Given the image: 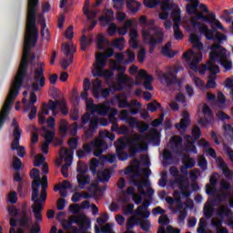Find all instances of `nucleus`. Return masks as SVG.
Listing matches in <instances>:
<instances>
[{
	"instance_id": "f257e3e1",
	"label": "nucleus",
	"mask_w": 233,
	"mask_h": 233,
	"mask_svg": "<svg viewBox=\"0 0 233 233\" xmlns=\"http://www.w3.org/2000/svg\"><path fill=\"white\" fill-rule=\"evenodd\" d=\"M205 37L208 41H217L209 46V60L205 65H216L218 63L225 68L226 72L232 70L230 52L221 46L223 41H227V35L221 32H217L214 35V31L209 30L208 26L205 25Z\"/></svg>"
},
{
	"instance_id": "f03ea898",
	"label": "nucleus",
	"mask_w": 233,
	"mask_h": 233,
	"mask_svg": "<svg viewBox=\"0 0 233 233\" xmlns=\"http://www.w3.org/2000/svg\"><path fill=\"white\" fill-rule=\"evenodd\" d=\"M37 6H39V0H27V21L22 61H29L30 50H32V46L37 45V39H39V29H37L35 25Z\"/></svg>"
},
{
	"instance_id": "7ed1b4c3",
	"label": "nucleus",
	"mask_w": 233,
	"mask_h": 233,
	"mask_svg": "<svg viewBox=\"0 0 233 233\" xmlns=\"http://www.w3.org/2000/svg\"><path fill=\"white\" fill-rule=\"evenodd\" d=\"M144 141H148L154 147H159L161 145V134L157 132L156 129H153L150 133L146 135L140 134L136 138L129 141L128 150H129V157L134 159L137 154L143 152L145 149L139 143H143Z\"/></svg>"
},
{
	"instance_id": "20e7f679",
	"label": "nucleus",
	"mask_w": 233,
	"mask_h": 233,
	"mask_svg": "<svg viewBox=\"0 0 233 233\" xmlns=\"http://www.w3.org/2000/svg\"><path fill=\"white\" fill-rule=\"evenodd\" d=\"M84 128V136L86 139H92L94 134L97 132L99 128V116H90V113L86 112L81 117V124L75 122L73 127L69 130L70 136H77V130Z\"/></svg>"
},
{
	"instance_id": "39448f33",
	"label": "nucleus",
	"mask_w": 233,
	"mask_h": 233,
	"mask_svg": "<svg viewBox=\"0 0 233 233\" xmlns=\"http://www.w3.org/2000/svg\"><path fill=\"white\" fill-rule=\"evenodd\" d=\"M189 41L193 44V48H196L198 52L196 54L194 50L189 49L183 54V58L186 59L187 63L191 61L189 68L194 72H198V70H199L198 65H199V63H201V59H203V54L201 53V50H203V43H201L199 35L196 34H191L189 35Z\"/></svg>"
},
{
	"instance_id": "423d86ee",
	"label": "nucleus",
	"mask_w": 233,
	"mask_h": 233,
	"mask_svg": "<svg viewBox=\"0 0 233 233\" xmlns=\"http://www.w3.org/2000/svg\"><path fill=\"white\" fill-rule=\"evenodd\" d=\"M188 4L186 6V11L188 15H194L191 18V25L195 30H198L201 35H205V14L199 12V0H186Z\"/></svg>"
},
{
	"instance_id": "0eeeda50",
	"label": "nucleus",
	"mask_w": 233,
	"mask_h": 233,
	"mask_svg": "<svg viewBox=\"0 0 233 233\" xmlns=\"http://www.w3.org/2000/svg\"><path fill=\"white\" fill-rule=\"evenodd\" d=\"M41 188L40 197L38 196L32 200L34 205L31 207L35 218L36 219L34 228V231L36 233L39 232V223L43 221V203H46V198L48 197V194L46 193L48 183L42 182Z\"/></svg>"
},
{
	"instance_id": "6e6552de",
	"label": "nucleus",
	"mask_w": 233,
	"mask_h": 233,
	"mask_svg": "<svg viewBox=\"0 0 233 233\" xmlns=\"http://www.w3.org/2000/svg\"><path fill=\"white\" fill-rule=\"evenodd\" d=\"M18 222V228L17 230H26L30 233H37L34 230L36 223V219L35 218V222L32 219V216L28 214V209H22L20 215L17 218H15ZM41 233V225L39 224V232Z\"/></svg>"
},
{
	"instance_id": "1a4fd4ad",
	"label": "nucleus",
	"mask_w": 233,
	"mask_h": 233,
	"mask_svg": "<svg viewBox=\"0 0 233 233\" xmlns=\"http://www.w3.org/2000/svg\"><path fill=\"white\" fill-rule=\"evenodd\" d=\"M83 150L86 151L87 155L92 154L95 157H99L106 150H108V144L103 139H96L91 141L89 144H84Z\"/></svg>"
},
{
	"instance_id": "9d476101",
	"label": "nucleus",
	"mask_w": 233,
	"mask_h": 233,
	"mask_svg": "<svg viewBox=\"0 0 233 233\" xmlns=\"http://www.w3.org/2000/svg\"><path fill=\"white\" fill-rule=\"evenodd\" d=\"M142 37L145 43L149 46V53L152 54L156 50V46L163 43L165 33L163 31H157L154 35H150V32L144 30Z\"/></svg>"
},
{
	"instance_id": "9b49d317",
	"label": "nucleus",
	"mask_w": 233,
	"mask_h": 233,
	"mask_svg": "<svg viewBox=\"0 0 233 233\" xmlns=\"http://www.w3.org/2000/svg\"><path fill=\"white\" fill-rule=\"evenodd\" d=\"M34 83L31 85L33 92H39L46 83V77H45V69L42 66H37L34 71Z\"/></svg>"
},
{
	"instance_id": "f8f14e48",
	"label": "nucleus",
	"mask_w": 233,
	"mask_h": 233,
	"mask_svg": "<svg viewBox=\"0 0 233 233\" xmlns=\"http://www.w3.org/2000/svg\"><path fill=\"white\" fill-rule=\"evenodd\" d=\"M64 55L68 58H62L61 66L64 70H66L74 63V53L76 52V46L66 43L63 45Z\"/></svg>"
},
{
	"instance_id": "ddd939ff",
	"label": "nucleus",
	"mask_w": 233,
	"mask_h": 233,
	"mask_svg": "<svg viewBox=\"0 0 233 233\" xmlns=\"http://www.w3.org/2000/svg\"><path fill=\"white\" fill-rule=\"evenodd\" d=\"M205 23H208L211 25V29L214 32V35H216L217 32H219L218 30H222V32H225V27L223 26V24L218 19H216V14L210 13L208 10V7L205 5Z\"/></svg>"
},
{
	"instance_id": "4468645a",
	"label": "nucleus",
	"mask_w": 233,
	"mask_h": 233,
	"mask_svg": "<svg viewBox=\"0 0 233 233\" xmlns=\"http://www.w3.org/2000/svg\"><path fill=\"white\" fill-rule=\"evenodd\" d=\"M131 185H134V187H137L140 196H147V198H152L155 194L154 188L148 187H150V180H130ZM145 187H147V191H145Z\"/></svg>"
},
{
	"instance_id": "2eb2a0df",
	"label": "nucleus",
	"mask_w": 233,
	"mask_h": 233,
	"mask_svg": "<svg viewBox=\"0 0 233 233\" xmlns=\"http://www.w3.org/2000/svg\"><path fill=\"white\" fill-rule=\"evenodd\" d=\"M29 176L31 179H34L31 184V188H32L31 201H34V199L39 196V187L41 186V177L39 176V169L35 167L33 168L30 171Z\"/></svg>"
},
{
	"instance_id": "dca6fc26",
	"label": "nucleus",
	"mask_w": 233,
	"mask_h": 233,
	"mask_svg": "<svg viewBox=\"0 0 233 233\" xmlns=\"http://www.w3.org/2000/svg\"><path fill=\"white\" fill-rule=\"evenodd\" d=\"M74 223L78 225L80 230H85V225H88V219L86 215L72 216L66 224H63V228L69 230L73 228Z\"/></svg>"
},
{
	"instance_id": "f3484780",
	"label": "nucleus",
	"mask_w": 233,
	"mask_h": 233,
	"mask_svg": "<svg viewBox=\"0 0 233 233\" xmlns=\"http://www.w3.org/2000/svg\"><path fill=\"white\" fill-rule=\"evenodd\" d=\"M205 70H208V72H210L208 76V83L206 84L205 88H214L217 86L216 79L218 77L217 74H219V66L208 64L205 65Z\"/></svg>"
},
{
	"instance_id": "a211bd4d",
	"label": "nucleus",
	"mask_w": 233,
	"mask_h": 233,
	"mask_svg": "<svg viewBox=\"0 0 233 233\" xmlns=\"http://www.w3.org/2000/svg\"><path fill=\"white\" fill-rule=\"evenodd\" d=\"M86 111L91 114H95L96 112V114H100L101 116H106V112H108V107L94 104V100L92 98L86 101Z\"/></svg>"
},
{
	"instance_id": "6ab92c4d",
	"label": "nucleus",
	"mask_w": 233,
	"mask_h": 233,
	"mask_svg": "<svg viewBox=\"0 0 233 233\" xmlns=\"http://www.w3.org/2000/svg\"><path fill=\"white\" fill-rule=\"evenodd\" d=\"M160 81L162 85H166V86H173V85H177L178 87L181 86V82L177 79V76H176L174 72H169L167 76V74L162 73Z\"/></svg>"
},
{
	"instance_id": "aec40b11",
	"label": "nucleus",
	"mask_w": 233,
	"mask_h": 233,
	"mask_svg": "<svg viewBox=\"0 0 233 233\" xmlns=\"http://www.w3.org/2000/svg\"><path fill=\"white\" fill-rule=\"evenodd\" d=\"M148 207H150V201L145 200L142 202V206H138L137 210L134 212L137 218H144V219H148L150 218V211H148Z\"/></svg>"
},
{
	"instance_id": "412c9836",
	"label": "nucleus",
	"mask_w": 233,
	"mask_h": 233,
	"mask_svg": "<svg viewBox=\"0 0 233 233\" xmlns=\"http://www.w3.org/2000/svg\"><path fill=\"white\" fill-rule=\"evenodd\" d=\"M138 76L142 79H145L143 85L146 90H149V91L154 90V86H152V81H154V76H152L151 75H148V73H147V70L145 69H140L138 72Z\"/></svg>"
},
{
	"instance_id": "4be33fe9",
	"label": "nucleus",
	"mask_w": 233,
	"mask_h": 233,
	"mask_svg": "<svg viewBox=\"0 0 233 233\" xmlns=\"http://www.w3.org/2000/svg\"><path fill=\"white\" fill-rule=\"evenodd\" d=\"M217 165H218V168H220V170H222V172L227 179H232L233 172H232V170H230V168H228V166L227 165V162H225L223 157H218L217 158Z\"/></svg>"
},
{
	"instance_id": "5701e85b",
	"label": "nucleus",
	"mask_w": 233,
	"mask_h": 233,
	"mask_svg": "<svg viewBox=\"0 0 233 233\" xmlns=\"http://www.w3.org/2000/svg\"><path fill=\"white\" fill-rule=\"evenodd\" d=\"M59 103H61V100H52L50 99L47 104L44 103L42 105V112L43 114H45V116H48L50 114V110L51 112H54V110H56V108L59 107Z\"/></svg>"
},
{
	"instance_id": "b1692460",
	"label": "nucleus",
	"mask_w": 233,
	"mask_h": 233,
	"mask_svg": "<svg viewBox=\"0 0 233 233\" xmlns=\"http://www.w3.org/2000/svg\"><path fill=\"white\" fill-rule=\"evenodd\" d=\"M192 195V191H188V189L180 190V192H175L174 198L177 205H178L179 208H183V201L181 200L182 198L185 199H188Z\"/></svg>"
},
{
	"instance_id": "393cba45",
	"label": "nucleus",
	"mask_w": 233,
	"mask_h": 233,
	"mask_svg": "<svg viewBox=\"0 0 233 233\" xmlns=\"http://www.w3.org/2000/svg\"><path fill=\"white\" fill-rule=\"evenodd\" d=\"M112 56H114V49L112 48L107 49L106 53H100L96 56V61L98 62V66L101 68H105V66H106V59H108V57H112Z\"/></svg>"
},
{
	"instance_id": "a878e982",
	"label": "nucleus",
	"mask_w": 233,
	"mask_h": 233,
	"mask_svg": "<svg viewBox=\"0 0 233 233\" xmlns=\"http://www.w3.org/2000/svg\"><path fill=\"white\" fill-rule=\"evenodd\" d=\"M12 127H14L13 137H14V145H18L21 140V136L23 134V130L19 127V123L15 118L13 119Z\"/></svg>"
},
{
	"instance_id": "bb28decb",
	"label": "nucleus",
	"mask_w": 233,
	"mask_h": 233,
	"mask_svg": "<svg viewBox=\"0 0 233 233\" xmlns=\"http://www.w3.org/2000/svg\"><path fill=\"white\" fill-rule=\"evenodd\" d=\"M116 101L118 103V108H132V105L128 103V96L126 94L116 96Z\"/></svg>"
},
{
	"instance_id": "cd10ccee",
	"label": "nucleus",
	"mask_w": 233,
	"mask_h": 233,
	"mask_svg": "<svg viewBox=\"0 0 233 233\" xmlns=\"http://www.w3.org/2000/svg\"><path fill=\"white\" fill-rule=\"evenodd\" d=\"M190 125V117L188 113H184L183 118H181L180 123L175 125V128L177 130H187Z\"/></svg>"
},
{
	"instance_id": "c85d7f7f",
	"label": "nucleus",
	"mask_w": 233,
	"mask_h": 233,
	"mask_svg": "<svg viewBox=\"0 0 233 233\" xmlns=\"http://www.w3.org/2000/svg\"><path fill=\"white\" fill-rule=\"evenodd\" d=\"M154 25H156V20H154V19L147 20V22L146 24L147 28L142 29V37H143L144 30H146L147 32H149L150 35H154V34H156V32H162L161 29L156 27Z\"/></svg>"
},
{
	"instance_id": "c756f323",
	"label": "nucleus",
	"mask_w": 233,
	"mask_h": 233,
	"mask_svg": "<svg viewBox=\"0 0 233 233\" xmlns=\"http://www.w3.org/2000/svg\"><path fill=\"white\" fill-rule=\"evenodd\" d=\"M88 5H90V0H86V4L84 6V14L86 16L88 21H92V19H96V17H97V11L96 10L90 11Z\"/></svg>"
},
{
	"instance_id": "7c9ffc66",
	"label": "nucleus",
	"mask_w": 233,
	"mask_h": 233,
	"mask_svg": "<svg viewBox=\"0 0 233 233\" xmlns=\"http://www.w3.org/2000/svg\"><path fill=\"white\" fill-rule=\"evenodd\" d=\"M96 174L97 179L100 183H108L112 177V172H110V169H105L104 171H100Z\"/></svg>"
},
{
	"instance_id": "2f4dec72",
	"label": "nucleus",
	"mask_w": 233,
	"mask_h": 233,
	"mask_svg": "<svg viewBox=\"0 0 233 233\" xmlns=\"http://www.w3.org/2000/svg\"><path fill=\"white\" fill-rule=\"evenodd\" d=\"M76 181L79 188L83 189L86 185H90V176L87 174L76 175Z\"/></svg>"
},
{
	"instance_id": "473e14b6",
	"label": "nucleus",
	"mask_w": 233,
	"mask_h": 233,
	"mask_svg": "<svg viewBox=\"0 0 233 233\" xmlns=\"http://www.w3.org/2000/svg\"><path fill=\"white\" fill-rule=\"evenodd\" d=\"M126 5L131 14H137V12H139V8H141V3L137 0H127Z\"/></svg>"
},
{
	"instance_id": "72a5a7b5",
	"label": "nucleus",
	"mask_w": 233,
	"mask_h": 233,
	"mask_svg": "<svg viewBox=\"0 0 233 233\" xmlns=\"http://www.w3.org/2000/svg\"><path fill=\"white\" fill-rule=\"evenodd\" d=\"M175 183L178 186L179 190H188L190 188V183L183 176L177 177Z\"/></svg>"
},
{
	"instance_id": "f704fd0d",
	"label": "nucleus",
	"mask_w": 233,
	"mask_h": 233,
	"mask_svg": "<svg viewBox=\"0 0 233 233\" xmlns=\"http://www.w3.org/2000/svg\"><path fill=\"white\" fill-rule=\"evenodd\" d=\"M102 85H103V82L99 78L95 79V81L93 82V96L96 99H99V97H101V95H99V93L102 90L101 88Z\"/></svg>"
},
{
	"instance_id": "c9c22d12",
	"label": "nucleus",
	"mask_w": 233,
	"mask_h": 233,
	"mask_svg": "<svg viewBox=\"0 0 233 233\" xmlns=\"http://www.w3.org/2000/svg\"><path fill=\"white\" fill-rule=\"evenodd\" d=\"M87 30L88 29L83 30V35L80 39V46H81V50L83 52H85V50H86V48L88 47L89 45H92V38H88V36H86V35H85Z\"/></svg>"
},
{
	"instance_id": "e433bc0d",
	"label": "nucleus",
	"mask_w": 233,
	"mask_h": 233,
	"mask_svg": "<svg viewBox=\"0 0 233 233\" xmlns=\"http://www.w3.org/2000/svg\"><path fill=\"white\" fill-rule=\"evenodd\" d=\"M114 19V10L106 9V15L99 16L98 20L106 23V25H110Z\"/></svg>"
},
{
	"instance_id": "4c0bfd02",
	"label": "nucleus",
	"mask_w": 233,
	"mask_h": 233,
	"mask_svg": "<svg viewBox=\"0 0 233 233\" xmlns=\"http://www.w3.org/2000/svg\"><path fill=\"white\" fill-rule=\"evenodd\" d=\"M225 199V194H218L215 193L213 195L212 198L210 200H208L209 205H212L213 207H218Z\"/></svg>"
},
{
	"instance_id": "58836bf2",
	"label": "nucleus",
	"mask_w": 233,
	"mask_h": 233,
	"mask_svg": "<svg viewBox=\"0 0 233 233\" xmlns=\"http://www.w3.org/2000/svg\"><path fill=\"white\" fill-rule=\"evenodd\" d=\"M214 123V114L208 106L205 105V125H210Z\"/></svg>"
},
{
	"instance_id": "ea45409f",
	"label": "nucleus",
	"mask_w": 233,
	"mask_h": 233,
	"mask_svg": "<svg viewBox=\"0 0 233 233\" xmlns=\"http://www.w3.org/2000/svg\"><path fill=\"white\" fill-rule=\"evenodd\" d=\"M11 150H16L18 157H25L26 154L25 147L19 145V140H18V145H14V138L11 143Z\"/></svg>"
},
{
	"instance_id": "a19ab883",
	"label": "nucleus",
	"mask_w": 233,
	"mask_h": 233,
	"mask_svg": "<svg viewBox=\"0 0 233 233\" xmlns=\"http://www.w3.org/2000/svg\"><path fill=\"white\" fill-rule=\"evenodd\" d=\"M180 24L174 23L173 24V31H174V38L177 41H181L183 37H185V35H183V32H181V29L179 28Z\"/></svg>"
},
{
	"instance_id": "79ce46f5",
	"label": "nucleus",
	"mask_w": 233,
	"mask_h": 233,
	"mask_svg": "<svg viewBox=\"0 0 233 233\" xmlns=\"http://www.w3.org/2000/svg\"><path fill=\"white\" fill-rule=\"evenodd\" d=\"M230 208H227L226 206H222L218 209L217 216H218V218L221 219H225V217L228 218V216H230Z\"/></svg>"
},
{
	"instance_id": "37998d69",
	"label": "nucleus",
	"mask_w": 233,
	"mask_h": 233,
	"mask_svg": "<svg viewBox=\"0 0 233 233\" xmlns=\"http://www.w3.org/2000/svg\"><path fill=\"white\" fill-rule=\"evenodd\" d=\"M140 218L136 217H130L126 224L127 230H132L136 225H139Z\"/></svg>"
},
{
	"instance_id": "c03bdc74",
	"label": "nucleus",
	"mask_w": 233,
	"mask_h": 233,
	"mask_svg": "<svg viewBox=\"0 0 233 233\" xmlns=\"http://www.w3.org/2000/svg\"><path fill=\"white\" fill-rule=\"evenodd\" d=\"M125 147L118 146L116 147V155L119 159V161H127L128 159V153L124 152Z\"/></svg>"
},
{
	"instance_id": "a18cd8bd",
	"label": "nucleus",
	"mask_w": 233,
	"mask_h": 233,
	"mask_svg": "<svg viewBox=\"0 0 233 233\" xmlns=\"http://www.w3.org/2000/svg\"><path fill=\"white\" fill-rule=\"evenodd\" d=\"M205 152L213 159H218V153H216L214 148L210 147V143H208V141H205Z\"/></svg>"
},
{
	"instance_id": "49530a36",
	"label": "nucleus",
	"mask_w": 233,
	"mask_h": 233,
	"mask_svg": "<svg viewBox=\"0 0 233 233\" xmlns=\"http://www.w3.org/2000/svg\"><path fill=\"white\" fill-rule=\"evenodd\" d=\"M171 18L174 21V23H177V25H181V9L179 8L174 9L171 12Z\"/></svg>"
},
{
	"instance_id": "de8ad7c7",
	"label": "nucleus",
	"mask_w": 233,
	"mask_h": 233,
	"mask_svg": "<svg viewBox=\"0 0 233 233\" xmlns=\"http://www.w3.org/2000/svg\"><path fill=\"white\" fill-rule=\"evenodd\" d=\"M198 117H199L198 123H199L200 125H205V103H201V104L198 106Z\"/></svg>"
},
{
	"instance_id": "09e8293b",
	"label": "nucleus",
	"mask_w": 233,
	"mask_h": 233,
	"mask_svg": "<svg viewBox=\"0 0 233 233\" xmlns=\"http://www.w3.org/2000/svg\"><path fill=\"white\" fill-rule=\"evenodd\" d=\"M96 64L95 65V68L92 71L93 76L94 77H103V68L105 67H101L99 66V64L97 62V58H96Z\"/></svg>"
},
{
	"instance_id": "8fccbe9b",
	"label": "nucleus",
	"mask_w": 233,
	"mask_h": 233,
	"mask_svg": "<svg viewBox=\"0 0 233 233\" xmlns=\"http://www.w3.org/2000/svg\"><path fill=\"white\" fill-rule=\"evenodd\" d=\"M171 0H162L160 3V8L162 12H168L174 8V4H170Z\"/></svg>"
},
{
	"instance_id": "3c124183",
	"label": "nucleus",
	"mask_w": 233,
	"mask_h": 233,
	"mask_svg": "<svg viewBox=\"0 0 233 233\" xmlns=\"http://www.w3.org/2000/svg\"><path fill=\"white\" fill-rule=\"evenodd\" d=\"M124 43L125 37L116 38L112 42V46L117 48V50L122 51L125 48V46H123Z\"/></svg>"
},
{
	"instance_id": "603ef678",
	"label": "nucleus",
	"mask_w": 233,
	"mask_h": 233,
	"mask_svg": "<svg viewBox=\"0 0 233 233\" xmlns=\"http://www.w3.org/2000/svg\"><path fill=\"white\" fill-rule=\"evenodd\" d=\"M61 150L62 152H64L65 155H66L65 158V161H66L65 165H67V167H70L72 165V159H73L70 150L67 149L66 147H62Z\"/></svg>"
},
{
	"instance_id": "864d4df0",
	"label": "nucleus",
	"mask_w": 233,
	"mask_h": 233,
	"mask_svg": "<svg viewBox=\"0 0 233 233\" xmlns=\"http://www.w3.org/2000/svg\"><path fill=\"white\" fill-rule=\"evenodd\" d=\"M109 123H112L111 132H116L117 134L119 130V125L117 124V119L114 115L109 116Z\"/></svg>"
},
{
	"instance_id": "5fc2aeb1",
	"label": "nucleus",
	"mask_w": 233,
	"mask_h": 233,
	"mask_svg": "<svg viewBox=\"0 0 233 233\" xmlns=\"http://www.w3.org/2000/svg\"><path fill=\"white\" fill-rule=\"evenodd\" d=\"M98 167H99V160H97V158H93L89 166V170L92 172L93 176H96L97 174Z\"/></svg>"
},
{
	"instance_id": "6e6d98bb",
	"label": "nucleus",
	"mask_w": 233,
	"mask_h": 233,
	"mask_svg": "<svg viewBox=\"0 0 233 233\" xmlns=\"http://www.w3.org/2000/svg\"><path fill=\"white\" fill-rule=\"evenodd\" d=\"M40 34L43 39H46V41L50 39V31L48 30V28H46V23L42 24Z\"/></svg>"
},
{
	"instance_id": "4d7b16f0",
	"label": "nucleus",
	"mask_w": 233,
	"mask_h": 233,
	"mask_svg": "<svg viewBox=\"0 0 233 233\" xmlns=\"http://www.w3.org/2000/svg\"><path fill=\"white\" fill-rule=\"evenodd\" d=\"M171 141H172L175 148H179L183 146V138L179 136H174L171 138Z\"/></svg>"
},
{
	"instance_id": "13d9d810",
	"label": "nucleus",
	"mask_w": 233,
	"mask_h": 233,
	"mask_svg": "<svg viewBox=\"0 0 233 233\" xmlns=\"http://www.w3.org/2000/svg\"><path fill=\"white\" fill-rule=\"evenodd\" d=\"M105 43H109V41L106 40L104 35H100L96 41L98 50H105Z\"/></svg>"
},
{
	"instance_id": "bf43d9fd",
	"label": "nucleus",
	"mask_w": 233,
	"mask_h": 233,
	"mask_svg": "<svg viewBox=\"0 0 233 233\" xmlns=\"http://www.w3.org/2000/svg\"><path fill=\"white\" fill-rule=\"evenodd\" d=\"M21 167H23V162H21V158L17 157H13V167L16 172L21 170Z\"/></svg>"
},
{
	"instance_id": "052dcab7",
	"label": "nucleus",
	"mask_w": 233,
	"mask_h": 233,
	"mask_svg": "<svg viewBox=\"0 0 233 233\" xmlns=\"http://www.w3.org/2000/svg\"><path fill=\"white\" fill-rule=\"evenodd\" d=\"M157 108H161V104L156 100L147 104V110L149 112H157Z\"/></svg>"
},
{
	"instance_id": "680f3d73",
	"label": "nucleus",
	"mask_w": 233,
	"mask_h": 233,
	"mask_svg": "<svg viewBox=\"0 0 233 233\" xmlns=\"http://www.w3.org/2000/svg\"><path fill=\"white\" fill-rule=\"evenodd\" d=\"M58 108H60L61 114H63V116H68V106L66 105V101L60 100Z\"/></svg>"
},
{
	"instance_id": "e2e57ef3",
	"label": "nucleus",
	"mask_w": 233,
	"mask_h": 233,
	"mask_svg": "<svg viewBox=\"0 0 233 233\" xmlns=\"http://www.w3.org/2000/svg\"><path fill=\"white\" fill-rule=\"evenodd\" d=\"M138 225L142 230H145V232H148L150 230V221L149 220H143L140 218V221H138Z\"/></svg>"
},
{
	"instance_id": "0e129e2a",
	"label": "nucleus",
	"mask_w": 233,
	"mask_h": 233,
	"mask_svg": "<svg viewBox=\"0 0 233 233\" xmlns=\"http://www.w3.org/2000/svg\"><path fill=\"white\" fill-rule=\"evenodd\" d=\"M126 123L131 127V128H137L139 125V121H137V117L129 116L128 119L126 120Z\"/></svg>"
},
{
	"instance_id": "69168bd1",
	"label": "nucleus",
	"mask_w": 233,
	"mask_h": 233,
	"mask_svg": "<svg viewBox=\"0 0 233 233\" xmlns=\"http://www.w3.org/2000/svg\"><path fill=\"white\" fill-rule=\"evenodd\" d=\"M103 163H116V155H107L100 157Z\"/></svg>"
},
{
	"instance_id": "338daca9",
	"label": "nucleus",
	"mask_w": 233,
	"mask_h": 233,
	"mask_svg": "<svg viewBox=\"0 0 233 233\" xmlns=\"http://www.w3.org/2000/svg\"><path fill=\"white\" fill-rule=\"evenodd\" d=\"M161 54L166 57H169V59H173L176 56V51H170L167 47H162Z\"/></svg>"
},
{
	"instance_id": "774afa93",
	"label": "nucleus",
	"mask_w": 233,
	"mask_h": 233,
	"mask_svg": "<svg viewBox=\"0 0 233 233\" xmlns=\"http://www.w3.org/2000/svg\"><path fill=\"white\" fill-rule=\"evenodd\" d=\"M9 225L11 227L9 233H17V231H15V227H19V222L15 218H12L9 220Z\"/></svg>"
}]
</instances>
